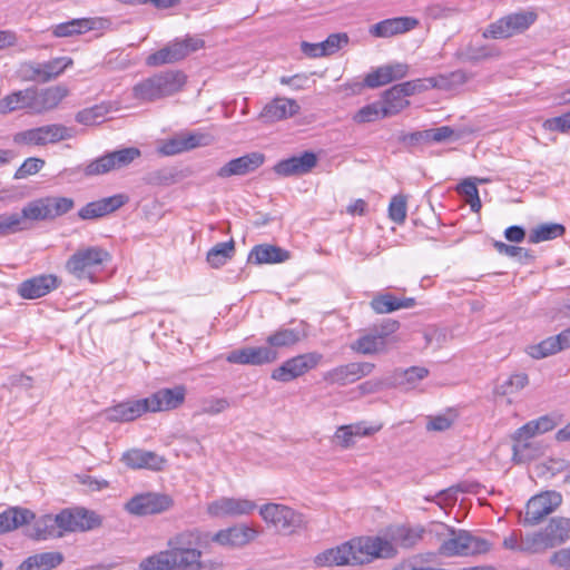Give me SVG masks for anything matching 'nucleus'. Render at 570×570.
<instances>
[{
	"mask_svg": "<svg viewBox=\"0 0 570 570\" xmlns=\"http://www.w3.org/2000/svg\"><path fill=\"white\" fill-rule=\"evenodd\" d=\"M121 462L132 470L146 469L151 471H161L165 468L167 460L154 451L130 449L122 453Z\"/></svg>",
	"mask_w": 570,
	"mask_h": 570,
	"instance_id": "18",
	"label": "nucleus"
},
{
	"mask_svg": "<svg viewBox=\"0 0 570 570\" xmlns=\"http://www.w3.org/2000/svg\"><path fill=\"white\" fill-rule=\"evenodd\" d=\"M389 217L396 224H403L406 219V197L395 195L389 205Z\"/></svg>",
	"mask_w": 570,
	"mask_h": 570,
	"instance_id": "61",
	"label": "nucleus"
},
{
	"mask_svg": "<svg viewBox=\"0 0 570 570\" xmlns=\"http://www.w3.org/2000/svg\"><path fill=\"white\" fill-rule=\"evenodd\" d=\"M424 529L422 527L394 525L382 537H360L336 548L325 550L315 558L318 566H356L372 562L380 558H393L396 546L409 549L417 544Z\"/></svg>",
	"mask_w": 570,
	"mask_h": 570,
	"instance_id": "1",
	"label": "nucleus"
},
{
	"mask_svg": "<svg viewBox=\"0 0 570 570\" xmlns=\"http://www.w3.org/2000/svg\"><path fill=\"white\" fill-rule=\"evenodd\" d=\"M419 24L412 17H396L382 20L370 27L368 32L375 38H390L413 30Z\"/></svg>",
	"mask_w": 570,
	"mask_h": 570,
	"instance_id": "23",
	"label": "nucleus"
},
{
	"mask_svg": "<svg viewBox=\"0 0 570 570\" xmlns=\"http://www.w3.org/2000/svg\"><path fill=\"white\" fill-rule=\"evenodd\" d=\"M35 513L20 507H12L0 513V534L13 531L22 525L30 524Z\"/></svg>",
	"mask_w": 570,
	"mask_h": 570,
	"instance_id": "33",
	"label": "nucleus"
},
{
	"mask_svg": "<svg viewBox=\"0 0 570 570\" xmlns=\"http://www.w3.org/2000/svg\"><path fill=\"white\" fill-rule=\"evenodd\" d=\"M317 164V157L312 151H305L301 156H294L278 161L274 171L283 177L304 175L311 171Z\"/></svg>",
	"mask_w": 570,
	"mask_h": 570,
	"instance_id": "25",
	"label": "nucleus"
},
{
	"mask_svg": "<svg viewBox=\"0 0 570 570\" xmlns=\"http://www.w3.org/2000/svg\"><path fill=\"white\" fill-rule=\"evenodd\" d=\"M161 97L178 92L185 85L186 77L180 71H167L155 75Z\"/></svg>",
	"mask_w": 570,
	"mask_h": 570,
	"instance_id": "37",
	"label": "nucleus"
},
{
	"mask_svg": "<svg viewBox=\"0 0 570 570\" xmlns=\"http://www.w3.org/2000/svg\"><path fill=\"white\" fill-rule=\"evenodd\" d=\"M69 57H58L46 62H41L45 81L48 82L60 76L69 66L72 65Z\"/></svg>",
	"mask_w": 570,
	"mask_h": 570,
	"instance_id": "49",
	"label": "nucleus"
},
{
	"mask_svg": "<svg viewBox=\"0 0 570 570\" xmlns=\"http://www.w3.org/2000/svg\"><path fill=\"white\" fill-rule=\"evenodd\" d=\"M299 109L295 99L276 97L265 105L259 114V119L264 122H276L297 115Z\"/></svg>",
	"mask_w": 570,
	"mask_h": 570,
	"instance_id": "21",
	"label": "nucleus"
},
{
	"mask_svg": "<svg viewBox=\"0 0 570 570\" xmlns=\"http://www.w3.org/2000/svg\"><path fill=\"white\" fill-rule=\"evenodd\" d=\"M109 261L110 255L102 247H81L66 261L65 269L77 281L94 283L96 273Z\"/></svg>",
	"mask_w": 570,
	"mask_h": 570,
	"instance_id": "3",
	"label": "nucleus"
},
{
	"mask_svg": "<svg viewBox=\"0 0 570 570\" xmlns=\"http://www.w3.org/2000/svg\"><path fill=\"white\" fill-rule=\"evenodd\" d=\"M428 374L429 371L425 367L413 366L397 374L395 381L400 386L412 389L417 382L425 379Z\"/></svg>",
	"mask_w": 570,
	"mask_h": 570,
	"instance_id": "50",
	"label": "nucleus"
},
{
	"mask_svg": "<svg viewBox=\"0 0 570 570\" xmlns=\"http://www.w3.org/2000/svg\"><path fill=\"white\" fill-rule=\"evenodd\" d=\"M111 161L115 163V170L121 169L131 164L136 158L140 156V150L135 147L124 148L109 153Z\"/></svg>",
	"mask_w": 570,
	"mask_h": 570,
	"instance_id": "58",
	"label": "nucleus"
},
{
	"mask_svg": "<svg viewBox=\"0 0 570 570\" xmlns=\"http://www.w3.org/2000/svg\"><path fill=\"white\" fill-rule=\"evenodd\" d=\"M174 504L167 494L155 492L141 493L132 497L125 504V510L132 515L144 517L157 514L169 510Z\"/></svg>",
	"mask_w": 570,
	"mask_h": 570,
	"instance_id": "11",
	"label": "nucleus"
},
{
	"mask_svg": "<svg viewBox=\"0 0 570 570\" xmlns=\"http://www.w3.org/2000/svg\"><path fill=\"white\" fill-rule=\"evenodd\" d=\"M528 375L515 373L510 375L502 384L498 386V392L502 395H512L524 389L528 384Z\"/></svg>",
	"mask_w": 570,
	"mask_h": 570,
	"instance_id": "54",
	"label": "nucleus"
},
{
	"mask_svg": "<svg viewBox=\"0 0 570 570\" xmlns=\"http://www.w3.org/2000/svg\"><path fill=\"white\" fill-rule=\"evenodd\" d=\"M322 361L323 355L318 352L299 354L286 360L279 366L274 368L271 377L274 381L287 383L316 368Z\"/></svg>",
	"mask_w": 570,
	"mask_h": 570,
	"instance_id": "7",
	"label": "nucleus"
},
{
	"mask_svg": "<svg viewBox=\"0 0 570 570\" xmlns=\"http://www.w3.org/2000/svg\"><path fill=\"white\" fill-rule=\"evenodd\" d=\"M17 73L22 81L46 82L41 62L24 61L20 63Z\"/></svg>",
	"mask_w": 570,
	"mask_h": 570,
	"instance_id": "53",
	"label": "nucleus"
},
{
	"mask_svg": "<svg viewBox=\"0 0 570 570\" xmlns=\"http://www.w3.org/2000/svg\"><path fill=\"white\" fill-rule=\"evenodd\" d=\"M533 12H515L491 23L484 31V38L505 39L525 31L534 21Z\"/></svg>",
	"mask_w": 570,
	"mask_h": 570,
	"instance_id": "10",
	"label": "nucleus"
},
{
	"mask_svg": "<svg viewBox=\"0 0 570 570\" xmlns=\"http://www.w3.org/2000/svg\"><path fill=\"white\" fill-rule=\"evenodd\" d=\"M127 200L128 197L122 194L101 198L99 200L88 203L78 212V215L85 220L99 218L117 210L124 206Z\"/></svg>",
	"mask_w": 570,
	"mask_h": 570,
	"instance_id": "28",
	"label": "nucleus"
},
{
	"mask_svg": "<svg viewBox=\"0 0 570 570\" xmlns=\"http://www.w3.org/2000/svg\"><path fill=\"white\" fill-rule=\"evenodd\" d=\"M554 548L547 535L544 529L527 534L521 535V552L524 553H540L546 551L547 549Z\"/></svg>",
	"mask_w": 570,
	"mask_h": 570,
	"instance_id": "41",
	"label": "nucleus"
},
{
	"mask_svg": "<svg viewBox=\"0 0 570 570\" xmlns=\"http://www.w3.org/2000/svg\"><path fill=\"white\" fill-rule=\"evenodd\" d=\"M186 396V389L183 385H177L173 389H161L148 397L147 402L148 412L170 411L180 406Z\"/></svg>",
	"mask_w": 570,
	"mask_h": 570,
	"instance_id": "19",
	"label": "nucleus"
},
{
	"mask_svg": "<svg viewBox=\"0 0 570 570\" xmlns=\"http://www.w3.org/2000/svg\"><path fill=\"white\" fill-rule=\"evenodd\" d=\"M50 219H55L73 208V199L69 197H45Z\"/></svg>",
	"mask_w": 570,
	"mask_h": 570,
	"instance_id": "55",
	"label": "nucleus"
},
{
	"mask_svg": "<svg viewBox=\"0 0 570 570\" xmlns=\"http://www.w3.org/2000/svg\"><path fill=\"white\" fill-rule=\"evenodd\" d=\"M265 161L262 153L254 151L242 157L229 160L217 171L219 178H228L232 176H243L259 168Z\"/></svg>",
	"mask_w": 570,
	"mask_h": 570,
	"instance_id": "20",
	"label": "nucleus"
},
{
	"mask_svg": "<svg viewBox=\"0 0 570 570\" xmlns=\"http://www.w3.org/2000/svg\"><path fill=\"white\" fill-rule=\"evenodd\" d=\"M33 87L13 91L0 99V114L7 115L17 110L28 109L32 114Z\"/></svg>",
	"mask_w": 570,
	"mask_h": 570,
	"instance_id": "34",
	"label": "nucleus"
},
{
	"mask_svg": "<svg viewBox=\"0 0 570 570\" xmlns=\"http://www.w3.org/2000/svg\"><path fill=\"white\" fill-rule=\"evenodd\" d=\"M48 205L46 198H39L28 203L20 214L13 213L18 220V230H26L30 228L32 222L50 219Z\"/></svg>",
	"mask_w": 570,
	"mask_h": 570,
	"instance_id": "31",
	"label": "nucleus"
},
{
	"mask_svg": "<svg viewBox=\"0 0 570 570\" xmlns=\"http://www.w3.org/2000/svg\"><path fill=\"white\" fill-rule=\"evenodd\" d=\"M449 537L444 539L439 548V552L444 557L453 556H473L485 553L490 550V543L481 538L473 537L464 530H450Z\"/></svg>",
	"mask_w": 570,
	"mask_h": 570,
	"instance_id": "4",
	"label": "nucleus"
},
{
	"mask_svg": "<svg viewBox=\"0 0 570 570\" xmlns=\"http://www.w3.org/2000/svg\"><path fill=\"white\" fill-rule=\"evenodd\" d=\"M566 232V228L561 224L548 223L541 224L533 228L529 235V242L538 244L546 240L556 239L561 237Z\"/></svg>",
	"mask_w": 570,
	"mask_h": 570,
	"instance_id": "44",
	"label": "nucleus"
},
{
	"mask_svg": "<svg viewBox=\"0 0 570 570\" xmlns=\"http://www.w3.org/2000/svg\"><path fill=\"white\" fill-rule=\"evenodd\" d=\"M553 547L570 539V518L556 517L543 528Z\"/></svg>",
	"mask_w": 570,
	"mask_h": 570,
	"instance_id": "38",
	"label": "nucleus"
},
{
	"mask_svg": "<svg viewBox=\"0 0 570 570\" xmlns=\"http://www.w3.org/2000/svg\"><path fill=\"white\" fill-rule=\"evenodd\" d=\"M383 117V109L379 102L362 107L354 116L353 120L357 124L372 122Z\"/></svg>",
	"mask_w": 570,
	"mask_h": 570,
	"instance_id": "59",
	"label": "nucleus"
},
{
	"mask_svg": "<svg viewBox=\"0 0 570 570\" xmlns=\"http://www.w3.org/2000/svg\"><path fill=\"white\" fill-rule=\"evenodd\" d=\"M409 69V65L403 62L381 66L366 75L364 85L368 88H377L387 85L394 80L406 77Z\"/></svg>",
	"mask_w": 570,
	"mask_h": 570,
	"instance_id": "24",
	"label": "nucleus"
},
{
	"mask_svg": "<svg viewBox=\"0 0 570 570\" xmlns=\"http://www.w3.org/2000/svg\"><path fill=\"white\" fill-rule=\"evenodd\" d=\"M370 304L377 314H387L397 311V297L390 293L375 296Z\"/></svg>",
	"mask_w": 570,
	"mask_h": 570,
	"instance_id": "57",
	"label": "nucleus"
},
{
	"mask_svg": "<svg viewBox=\"0 0 570 570\" xmlns=\"http://www.w3.org/2000/svg\"><path fill=\"white\" fill-rule=\"evenodd\" d=\"M301 340L299 331L295 328H279L267 336L266 343L268 347L277 348L289 347L295 345Z\"/></svg>",
	"mask_w": 570,
	"mask_h": 570,
	"instance_id": "43",
	"label": "nucleus"
},
{
	"mask_svg": "<svg viewBox=\"0 0 570 570\" xmlns=\"http://www.w3.org/2000/svg\"><path fill=\"white\" fill-rule=\"evenodd\" d=\"M204 46V40L198 37L187 36L184 39H176L160 50L149 55L146 59V63L150 67L175 63L202 49Z\"/></svg>",
	"mask_w": 570,
	"mask_h": 570,
	"instance_id": "5",
	"label": "nucleus"
},
{
	"mask_svg": "<svg viewBox=\"0 0 570 570\" xmlns=\"http://www.w3.org/2000/svg\"><path fill=\"white\" fill-rule=\"evenodd\" d=\"M543 128L549 131L568 132L570 130V111L559 117L547 119L543 122Z\"/></svg>",
	"mask_w": 570,
	"mask_h": 570,
	"instance_id": "64",
	"label": "nucleus"
},
{
	"mask_svg": "<svg viewBox=\"0 0 570 570\" xmlns=\"http://www.w3.org/2000/svg\"><path fill=\"white\" fill-rule=\"evenodd\" d=\"M494 247L500 254L509 257H515L522 263L532 259L531 253L523 247L508 245L502 242H495Z\"/></svg>",
	"mask_w": 570,
	"mask_h": 570,
	"instance_id": "62",
	"label": "nucleus"
},
{
	"mask_svg": "<svg viewBox=\"0 0 570 570\" xmlns=\"http://www.w3.org/2000/svg\"><path fill=\"white\" fill-rule=\"evenodd\" d=\"M208 544V532L188 529L168 538L166 549L139 563L138 570H212L203 559V548Z\"/></svg>",
	"mask_w": 570,
	"mask_h": 570,
	"instance_id": "2",
	"label": "nucleus"
},
{
	"mask_svg": "<svg viewBox=\"0 0 570 570\" xmlns=\"http://www.w3.org/2000/svg\"><path fill=\"white\" fill-rule=\"evenodd\" d=\"M458 191L464 196L465 202L470 205L473 213H479L481 209V199L475 183L471 179L463 180L458 186Z\"/></svg>",
	"mask_w": 570,
	"mask_h": 570,
	"instance_id": "52",
	"label": "nucleus"
},
{
	"mask_svg": "<svg viewBox=\"0 0 570 570\" xmlns=\"http://www.w3.org/2000/svg\"><path fill=\"white\" fill-rule=\"evenodd\" d=\"M289 252L278 246L261 244L252 248L248 255V262L256 265L278 264L289 259Z\"/></svg>",
	"mask_w": 570,
	"mask_h": 570,
	"instance_id": "32",
	"label": "nucleus"
},
{
	"mask_svg": "<svg viewBox=\"0 0 570 570\" xmlns=\"http://www.w3.org/2000/svg\"><path fill=\"white\" fill-rule=\"evenodd\" d=\"M374 367L370 362H351L324 372L322 380L328 385L345 386L370 375Z\"/></svg>",
	"mask_w": 570,
	"mask_h": 570,
	"instance_id": "13",
	"label": "nucleus"
},
{
	"mask_svg": "<svg viewBox=\"0 0 570 570\" xmlns=\"http://www.w3.org/2000/svg\"><path fill=\"white\" fill-rule=\"evenodd\" d=\"M256 509V503L244 498L222 497L207 505V513L214 518H235L248 515Z\"/></svg>",
	"mask_w": 570,
	"mask_h": 570,
	"instance_id": "14",
	"label": "nucleus"
},
{
	"mask_svg": "<svg viewBox=\"0 0 570 570\" xmlns=\"http://www.w3.org/2000/svg\"><path fill=\"white\" fill-rule=\"evenodd\" d=\"M63 560V554L59 551L37 553L23 560L16 570H52Z\"/></svg>",
	"mask_w": 570,
	"mask_h": 570,
	"instance_id": "35",
	"label": "nucleus"
},
{
	"mask_svg": "<svg viewBox=\"0 0 570 570\" xmlns=\"http://www.w3.org/2000/svg\"><path fill=\"white\" fill-rule=\"evenodd\" d=\"M33 522L26 531V534L33 540H48L61 538L59 523L56 521V515L42 514L39 518L35 517Z\"/></svg>",
	"mask_w": 570,
	"mask_h": 570,
	"instance_id": "30",
	"label": "nucleus"
},
{
	"mask_svg": "<svg viewBox=\"0 0 570 570\" xmlns=\"http://www.w3.org/2000/svg\"><path fill=\"white\" fill-rule=\"evenodd\" d=\"M41 146L57 144L62 140L71 139L75 136L72 128L61 124H51L40 127Z\"/></svg>",
	"mask_w": 570,
	"mask_h": 570,
	"instance_id": "40",
	"label": "nucleus"
},
{
	"mask_svg": "<svg viewBox=\"0 0 570 570\" xmlns=\"http://www.w3.org/2000/svg\"><path fill=\"white\" fill-rule=\"evenodd\" d=\"M473 130L471 128H463L460 130H454L453 128L449 126H442L434 129H429L424 131H417L415 136L417 137H425V140L435 141V142H442L449 139L458 140L460 138H463L466 135L472 134Z\"/></svg>",
	"mask_w": 570,
	"mask_h": 570,
	"instance_id": "39",
	"label": "nucleus"
},
{
	"mask_svg": "<svg viewBox=\"0 0 570 570\" xmlns=\"http://www.w3.org/2000/svg\"><path fill=\"white\" fill-rule=\"evenodd\" d=\"M410 105L405 95L401 91L397 85L384 91L382 96L383 117H391L401 112Z\"/></svg>",
	"mask_w": 570,
	"mask_h": 570,
	"instance_id": "36",
	"label": "nucleus"
},
{
	"mask_svg": "<svg viewBox=\"0 0 570 570\" xmlns=\"http://www.w3.org/2000/svg\"><path fill=\"white\" fill-rule=\"evenodd\" d=\"M561 494L556 491H544L532 497L525 507L524 525H537L547 515L552 513L561 504Z\"/></svg>",
	"mask_w": 570,
	"mask_h": 570,
	"instance_id": "12",
	"label": "nucleus"
},
{
	"mask_svg": "<svg viewBox=\"0 0 570 570\" xmlns=\"http://www.w3.org/2000/svg\"><path fill=\"white\" fill-rule=\"evenodd\" d=\"M456 56L464 62H476L488 59L494 55L492 50L487 46L469 43L460 48L456 52Z\"/></svg>",
	"mask_w": 570,
	"mask_h": 570,
	"instance_id": "47",
	"label": "nucleus"
},
{
	"mask_svg": "<svg viewBox=\"0 0 570 570\" xmlns=\"http://www.w3.org/2000/svg\"><path fill=\"white\" fill-rule=\"evenodd\" d=\"M234 252L235 244L233 240L218 243L207 253V262L212 267L218 268L232 258Z\"/></svg>",
	"mask_w": 570,
	"mask_h": 570,
	"instance_id": "46",
	"label": "nucleus"
},
{
	"mask_svg": "<svg viewBox=\"0 0 570 570\" xmlns=\"http://www.w3.org/2000/svg\"><path fill=\"white\" fill-rule=\"evenodd\" d=\"M13 142L18 146H41L40 127L22 130L14 134Z\"/></svg>",
	"mask_w": 570,
	"mask_h": 570,
	"instance_id": "63",
	"label": "nucleus"
},
{
	"mask_svg": "<svg viewBox=\"0 0 570 570\" xmlns=\"http://www.w3.org/2000/svg\"><path fill=\"white\" fill-rule=\"evenodd\" d=\"M259 514L265 522L287 534L295 532L303 525L302 514L284 504L266 503L261 507Z\"/></svg>",
	"mask_w": 570,
	"mask_h": 570,
	"instance_id": "9",
	"label": "nucleus"
},
{
	"mask_svg": "<svg viewBox=\"0 0 570 570\" xmlns=\"http://www.w3.org/2000/svg\"><path fill=\"white\" fill-rule=\"evenodd\" d=\"M278 358V353L272 347H244L230 352L226 360L234 364L245 365H264L275 362Z\"/></svg>",
	"mask_w": 570,
	"mask_h": 570,
	"instance_id": "17",
	"label": "nucleus"
},
{
	"mask_svg": "<svg viewBox=\"0 0 570 570\" xmlns=\"http://www.w3.org/2000/svg\"><path fill=\"white\" fill-rule=\"evenodd\" d=\"M400 327L397 321L387 320L380 326L373 327L370 332L360 336L351 345V348L357 353L368 355L386 351L390 337Z\"/></svg>",
	"mask_w": 570,
	"mask_h": 570,
	"instance_id": "6",
	"label": "nucleus"
},
{
	"mask_svg": "<svg viewBox=\"0 0 570 570\" xmlns=\"http://www.w3.org/2000/svg\"><path fill=\"white\" fill-rule=\"evenodd\" d=\"M132 91L134 97L140 100L153 101L163 98L155 76L137 83Z\"/></svg>",
	"mask_w": 570,
	"mask_h": 570,
	"instance_id": "48",
	"label": "nucleus"
},
{
	"mask_svg": "<svg viewBox=\"0 0 570 570\" xmlns=\"http://www.w3.org/2000/svg\"><path fill=\"white\" fill-rule=\"evenodd\" d=\"M145 399L121 402L105 411V416L110 422H130L148 412Z\"/></svg>",
	"mask_w": 570,
	"mask_h": 570,
	"instance_id": "27",
	"label": "nucleus"
},
{
	"mask_svg": "<svg viewBox=\"0 0 570 570\" xmlns=\"http://www.w3.org/2000/svg\"><path fill=\"white\" fill-rule=\"evenodd\" d=\"M560 351V344L556 336L548 337L538 345L531 346L529 354L534 358H542L556 354Z\"/></svg>",
	"mask_w": 570,
	"mask_h": 570,
	"instance_id": "60",
	"label": "nucleus"
},
{
	"mask_svg": "<svg viewBox=\"0 0 570 570\" xmlns=\"http://www.w3.org/2000/svg\"><path fill=\"white\" fill-rule=\"evenodd\" d=\"M115 170V163L111 161L109 154L104 155L90 161L83 169L86 176H98Z\"/></svg>",
	"mask_w": 570,
	"mask_h": 570,
	"instance_id": "56",
	"label": "nucleus"
},
{
	"mask_svg": "<svg viewBox=\"0 0 570 570\" xmlns=\"http://www.w3.org/2000/svg\"><path fill=\"white\" fill-rule=\"evenodd\" d=\"M100 18L72 19L51 27V32L57 38H68L83 35L90 30L98 29L102 24Z\"/></svg>",
	"mask_w": 570,
	"mask_h": 570,
	"instance_id": "29",
	"label": "nucleus"
},
{
	"mask_svg": "<svg viewBox=\"0 0 570 570\" xmlns=\"http://www.w3.org/2000/svg\"><path fill=\"white\" fill-rule=\"evenodd\" d=\"M61 538L69 532H86L99 528L101 518L94 511L85 508H66L56 514Z\"/></svg>",
	"mask_w": 570,
	"mask_h": 570,
	"instance_id": "8",
	"label": "nucleus"
},
{
	"mask_svg": "<svg viewBox=\"0 0 570 570\" xmlns=\"http://www.w3.org/2000/svg\"><path fill=\"white\" fill-rule=\"evenodd\" d=\"M535 434H538V432L533 428L532 421L518 429L514 434L515 442L513 444V458L517 461L521 462L529 459V456L524 453L529 446L527 440L534 436Z\"/></svg>",
	"mask_w": 570,
	"mask_h": 570,
	"instance_id": "42",
	"label": "nucleus"
},
{
	"mask_svg": "<svg viewBox=\"0 0 570 570\" xmlns=\"http://www.w3.org/2000/svg\"><path fill=\"white\" fill-rule=\"evenodd\" d=\"M208 136L199 132H181L165 140L158 147L164 156H173L208 145Z\"/></svg>",
	"mask_w": 570,
	"mask_h": 570,
	"instance_id": "16",
	"label": "nucleus"
},
{
	"mask_svg": "<svg viewBox=\"0 0 570 570\" xmlns=\"http://www.w3.org/2000/svg\"><path fill=\"white\" fill-rule=\"evenodd\" d=\"M230 403L226 397L208 396L200 400L197 414L217 415L229 409Z\"/></svg>",
	"mask_w": 570,
	"mask_h": 570,
	"instance_id": "51",
	"label": "nucleus"
},
{
	"mask_svg": "<svg viewBox=\"0 0 570 570\" xmlns=\"http://www.w3.org/2000/svg\"><path fill=\"white\" fill-rule=\"evenodd\" d=\"M257 534L256 529L247 524H237L219 530L213 535L208 533V543L213 541L226 548H242L252 542Z\"/></svg>",
	"mask_w": 570,
	"mask_h": 570,
	"instance_id": "15",
	"label": "nucleus"
},
{
	"mask_svg": "<svg viewBox=\"0 0 570 570\" xmlns=\"http://www.w3.org/2000/svg\"><path fill=\"white\" fill-rule=\"evenodd\" d=\"M59 286V279L55 275H39L23 281L18 287V294L26 299L42 297Z\"/></svg>",
	"mask_w": 570,
	"mask_h": 570,
	"instance_id": "26",
	"label": "nucleus"
},
{
	"mask_svg": "<svg viewBox=\"0 0 570 570\" xmlns=\"http://www.w3.org/2000/svg\"><path fill=\"white\" fill-rule=\"evenodd\" d=\"M110 110L111 107L108 104L96 105L78 111L76 120L86 126H95L102 122Z\"/></svg>",
	"mask_w": 570,
	"mask_h": 570,
	"instance_id": "45",
	"label": "nucleus"
},
{
	"mask_svg": "<svg viewBox=\"0 0 570 570\" xmlns=\"http://www.w3.org/2000/svg\"><path fill=\"white\" fill-rule=\"evenodd\" d=\"M67 96L68 89L60 85L41 90L33 88L32 114L40 115L57 108Z\"/></svg>",
	"mask_w": 570,
	"mask_h": 570,
	"instance_id": "22",
	"label": "nucleus"
}]
</instances>
